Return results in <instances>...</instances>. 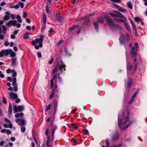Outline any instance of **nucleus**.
<instances>
[{
  "label": "nucleus",
  "instance_id": "nucleus-4",
  "mask_svg": "<svg viewBox=\"0 0 147 147\" xmlns=\"http://www.w3.org/2000/svg\"><path fill=\"white\" fill-rule=\"evenodd\" d=\"M43 36H40V38H36L34 40L32 41V44L33 45H34L37 43H39V46L41 47L42 46V42L43 41Z\"/></svg>",
  "mask_w": 147,
  "mask_h": 147
},
{
  "label": "nucleus",
  "instance_id": "nucleus-9",
  "mask_svg": "<svg viewBox=\"0 0 147 147\" xmlns=\"http://www.w3.org/2000/svg\"><path fill=\"white\" fill-rule=\"evenodd\" d=\"M8 49L2 51L0 52V57H2L8 55Z\"/></svg>",
  "mask_w": 147,
  "mask_h": 147
},
{
  "label": "nucleus",
  "instance_id": "nucleus-13",
  "mask_svg": "<svg viewBox=\"0 0 147 147\" xmlns=\"http://www.w3.org/2000/svg\"><path fill=\"white\" fill-rule=\"evenodd\" d=\"M16 123H18L20 121V123L18 124L19 125L22 126H24L25 125V120H16Z\"/></svg>",
  "mask_w": 147,
  "mask_h": 147
},
{
  "label": "nucleus",
  "instance_id": "nucleus-22",
  "mask_svg": "<svg viewBox=\"0 0 147 147\" xmlns=\"http://www.w3.org/2000/svg\"><path fill=\"white\" fill-rule=\"evenodd\" d=\"M11 73H12V77L13 78H16L17 75V73L16 71L14 69H12L11 70Z\"/></svg>",
  "mask_w": 147,
  "mask_h": 147
},
{
  "label": "nucleus",
  "instance_id": "nucleus-59",
  "mask_svg": "<svg viewBox=\"0 0 147 147\" xmlns=\"http://www.w3.org/2000/svg\"><path fill=\"white\" fill-rule=\"evenodd\" d=\"M2 101L5 104H6L7 103V102L6 100V99L5 98H3V100H2Z\"/></svg>",
  "mask_w": 147,
  "mask_h": 147
},
{
  "label": "nucleus",
  "instance_id": "nucleus-38",
  "mask_svg": "<svg viewBox=\"0 0 147 147\" xmlns=\"http://www.w3.org/2000/svg\"><path fill=\"white\" fill-rule=\"evenodd\" d=\"M126 38L127 40H129L130 39V37L129 35L127 33L125 34Z\"/></svg>",
  "mask_w": 147,
  "mask_h": 147
},
{
  "label": "nucleus",
  "instance_id": "nucleus-51",
  "mask_svg": "<svg viewBox=\"0 0 147 147\" xmlns=\"http://www.w3.org/2000/svg\"><path fill=\"white\" fill-rule=\"evenodd\" d=\"M6 132L7 133V135H9L11 134V131L8 129H7Z\"/></svg>",
  "mask_w": 147,
  "mask_h": 147
},
{
  "label": "nucleus",
  "instance_id": "nucleus-61",
  "mask_svg": "<svg viewBox=\"0 0 147 147\" xmlns=\"http://www.w3.org/2000/svg\"><path fill=\"white\" fill-rule=\"evenodd\" d=\"M6 130L7 129H3L1 131V133H5L6 132Z\"/></svg>",
  "mask_w": 147,
  "mask_h": 147
},
{
  "label": "nucleus",
  "instance_id": "nucleus-57",
  "mask_svg": "<svg viewBox=\"0 0 147 147\" xmlns=\"http://www.w3.org/2000/svg\"><path fill=\"white\" fill-rule=\"evenodd\" d=\"M0 76L1 78H3L4 77V75L2 73L1 71H0Z\"/></svg>",
  "mask_w": 147,
  "mask_h": 147
},
{
  "label": "nucleus",
  "instance_id": "nucleus-52",
  "mask_svg": "<svg viewBox=\"0 0 147 147\" xmlns=\"http://www.w3.org/2000/svg\"><path fill=\"white\" fill-rule=\"evenodd\" d=\"M93 24L95 28H97L98 26V23L96 22H94Z\"/></svg>",
  "mask_w": 147,
  "mask_h": 147
},
{
  "label": "nucleus",
  "instance_id": "nucleus-46",
  "mask_svg": "<svg viewBox=\"0 0 147 147\" xmlns=\"http://www.w3.org/2000/svg\"><path fill=\"white\" fill-rule=\"evenodd\" d=\"M2 30L3 31L6 32L7 30V29L4 25H2Z\"/></svg>",
  "mask_w": 147,
  "mask_h": 147
},
{
  "label": "nucleus",
  "instance_id": "nucleus-24",
  "mask_svg": "<svg viewBox=\"0 0 147 147\" xmlns=\"http://www.w3.org/2000/svg\"><path fill=\"white\" fill-rule=\"evenodd\" d=\"M82 131L84 133V134L85 135H87L88 136L89 135L88 134L89 131L88 130L86 129H83Z\"/></svg>",
  "mask_w": 147,
  "mask_h": 147
},
{
  "label": "nucleus",
  "instance_id": "nucleus-21",
  "mask_svg": "<svg viewBox=\"0 0 147 147\" xmlns=\"http://www.w3.org/2000/svg\"><path fill=\"white\" fill-rule=\"evenodd\" d=\"M71 126L73 129H77L78 128V127L77 126V123H72L71 124Z\"/></svg>",
  "mask_w": 147,
  "mask_h": 147
},
{
  "label": "nucleus",
  "instance_id": "nucleus-7",
  "mask_svg": "<svg viewBox=\"0 0 147 147\" xmlns=\"http://www.w3.org/2000/svg\"><path fill=\"white\" fill-rule=\"evenodd\" d=\"M105 18L107 20V24L109 26H112L114 25V22L108 16H106Z\"/></svg>",
  "mask_w": 147,
  "mask_h": 147
},
{
  "label": "nucleus",
  "instance_id": "nucleus-62",
  "mask_svg": "<svg viewBox=\"0 0 147 147\" xmlns=\"http://www.w3.org/2000/svg\"><path fill=\"white\" fill-rule=\"evenodd\" d=\"M4 45L6 46H7L9 45V42L7 41H6L4 44Z\"/></svg>",
  "mask_w": 147,
  "mask_h": 147
},
{
  "label": "nucleus",
  "instance_id": "nucleus-26",
  "mask_svg": "<svg viewBox=\"0 0 147 147\" xmlns=\"http://www.w3.org/2000/svg\"><path fill=\"white\" fill-rule=\"evenodd\" d=\"M16 18L18 22L20 23H21L22 22V20L21 19V16L19 15H17L16 16Z\"/></svg>",
  "mask_w": 147,
  "mask_h": 147
},
{
  "label": "nucleus",
  "instance_id": "nucleus-47",
  "mask_svg": "<svg viewBox=\"0 0 147 147\" xmlns=\"http://www.w3.org/2000/svg\"><path fill=\"white\" fill-rule=\"evenodd\" d=\"M49 131V129L47 128L45 131V134L47 136L48 135Z\"/></svg>",
  "mask_w": 147,
  "mask_h": 147
},
{
  "label": "nucleus",
  "instance_id": "nucleus-31",
  "mask_svg": "<svg viewBox=\"0 0 147 147\" xmlns=\"http://www.w3.org/2000/svg\"><path fill=\"white\" fill-rule=\"evenodd\" d=\"M19 111L21 112L23 111L24 109V107L23 106H18Z\"/></svg>",
  "mask_w": 147,
  "mask_h": 147
},
{
  "label": "nucleus",
  "instance_id": "nucleus-55",
  "mask_svg": "<svg viewBox=\"0 0 147 147\" xmlns=\"http://www.w3.org/2000/svg\"><path fill=\"white\" fill-rule=\"evenodd\" d=\"M6 71L7 73H10L11 72V70L10 69H8L6 70Z\"/></svg>",
  "mask_w": 147,
  "mask_h": 147
},
{
  "label": "nucleus",
  "instance_id": "nucleus-60",
  "mask_svg": "<svg viewBox=\"0 0 147 147\" xmlns=\"http://www.w3.org/2000/svg\"><path fill=\"white\" fill-rule=\"evenodd\" d=\"M15 138L14 137H11V141L13 142L15 140Z\"/></svg>",
  "mask_w": 147,
  "mask_h": 147
},
{
  "label": "nucleus",
  "instance_id": "nucleus-64",
  "mask_svg": "<svg viewBox=\"0 0 147 147\" xmlns=\"http://www.w3.org/2000/svg\"><path fill=\"white\" fill-rule=\"evenodd\" d=\"M4 142L3 141H1L0 142V146H3V144Z\"/></svg>",
  "mask_w": 147,
  "mask_h": 147
},
{
  "label": "nucleus",
  "instance_id": "nucleus-48",
  "mask_svg": "<svg viewBox=\"0 0 147 147\" xmlns=\"http://www.w3.org/2000/svg\"><path fill=\"white\" fill-rule=\"evenodd\" d=\"M23 17L24 18H26V16H27V14L26 13L24 12L23 13Z\"/></svg>",
  "mask_w": 147,
  "mask_h": 147
},
{
  "label": "nucleus",
  "instance_id": "nucleus-6",
  "mask_svg": "<svg viewBox=\"0 0 147 147\" xmlns=\"http://www.w3.org/2000/svg\"><path fill=\"white\" fill-rule=\"evenodd\" d=\"M137 49L133 47L131 49V55L132 58L135 57L137 55Z\"/></svg>",
  "mask_w": 147,
  "mask_h": 147
},
{
  "label": "nucleus",
  "instance_id": "nucleus-40",
  "mask_svg": "<svg viewBox=\"0 0 147 147\" xmlns=\"http://www.w3.org/2000/svg\"><path fill=\"white\" fill-rule=\"evenodd\" d=\"M26 129L25 127H21V130L22 133L24 132L25 131Z\"/></svg>",
  "mask_w": 147,
  "mask_h": 147
},
{
  "label": "nucleus",
  "instance_id": "nucleus-16",
  "mask_svg": "<svg viewBox=\"0 0 147 147\" xmlns=\"http://www.w3.org/2000/svg\"><path fill=\"white\" fill-rule=\"evenodd\" d=\"M113 12L114 13H115V14H116L117 16L118 17H124L123 16V15L120 13L119 12L117 11L114 10L113 11Z\"/></svg>",
  "mask_w": 147,
  "mask_h": 147
},
{
  "label": "nucleus",
  "instance_id": "nucleus-44",
  "mask_svg": "<svg viewBox=\"0 0 147 147\" xmlns=\"http://www.w3.org/2000/svg\"><path fill=\"white\" fill-rule=\"evenodd\" d=\"M46 12L48 13H49L50 12H51V11H49V9H48V7L47 5V6L46 8Z\"/></svg>",
  "mask_w": 147,
  "mask_h": 147
},
{
  "label": "nucleus",
  "instance_id": "nucleus-34",
  "mask_svg": "<svg viewBox=\"0 0 147 147\" xmlns=\"http://www.w3.org/2000/svg\"><path fill=\"white\" fill-rule=\"evenodd\" d=\"M98 21L99 22L103 23L104 22V20L103 18L101 17H99L98 18Z\"/></svg>",
  "mask_w": 147,
  "mask_h": 147
},
{
  "label": "nucleus",
  "instance_id": "nucleus-49",
  "mask_svg": "<svg viewBox=\"0 0 147 147\" xmlns=\"http://www.w3.org/2000/svg\"><path fill=\"white\" fill-rule=\"evenodd\" d=\"M54 60V59L53 58H52L49 61V64L50 65L53 62V61Z\"/></svg>",
  "mask_w": 147,
  "mask_h": 147
},
{
  "label": "nucleus",
  "instance_id": "nucleus-41",
  "mask_svg": "<svg viewBox=\"0 0 147 147\" xmlns=\"http://www.w3.org/2000/svg\"><path fill=\"white\" fill-rule=\"evenodd\" d=\"M127 5L128 7L132 9V6L130 2H129L127 3Z\"/></svg>",
  "mask_w": 147,
  "mask_h": 147
},
{
  "label": "nucleus",
  "instance_id": "nucleus-58",
  "mask_svg": "<svg viewBox=\"0 0 147 147\" xmlns=\"http://www.w3.org/2000/svg\"><path fill=\"white\" fill-rule=\"evenodd\" d=\"M50 141V138L49 137L47 140L46 141V144H49V141Z\"/></svg>",
  "mask_w": 147,
  "mask_h": 147
},
{
  "label": "nucleus",
  "instance_id": "nucleus-19",
  "mask_svg": "<svg viewBox=\"0 0 147 147\" xmlns=\"http://www.w3.org/2000/svg\"><path fill=\"white\" fill-rule=\"evenodd\" d=\"M23 113H17L15 115V116L16 118L21 117L22 118L23 116Z\"/></svg>",
  "mask_w": 147,
  "mask_h": 147
},
{
  "label": "nucleus",
  "instance_id": "nucleus-11",
  "mask_svg": "<svg viewBox=\"0 0 147 147\" xmlns=\"http://www.w3.org/2000/svg\"><path fill=\"white\" fill-rule=\"evenodd\" d=\"M9 95L10 98L13 100L16 99L18 97L17 95L13 92H11L9 93Z\"/></svg>",
  "mask_w": 147,
  "mask_h": 147
},
{
  "label": "nucleus",
  "instance_id": "nucleus-30",
  "mask_svg": "<svg viewBox=\"0 0 147 147\" xmlns=\"http://www.w3.org/2000/svg\"><path fill=\"white\" fill-rule=\"evenodd\" d=\"M9 19V17L8 15H5L3 18V20L6 21L8 20Z\"/></svg>",
  "mask_w": 147,
  "mask_h": 147
},
{
  "label": "nucleus",
  "instance_id": "nucleus-5",
  "mask_svg": "<svg viewBox=\"0 0 147 147\" xmlns=\"http://www.w3.org/2000/svg\"><path fill=\"white\" fill-rule=\"evenodd\" d=\"M124 17H117L114 18V20L115 21L117 22H123L124 21L127 20L126 18L123 15Z\"/></svg>",
  "mask_w": 147,
  "mask_h": 147
},
{
  "label": "nucleus",
  "instance_id": "nucleus-10",
  "mask_svg": "<svg viewBox=\"0 0 147 147\" xmlns=\"http://www.w3.org/2000/svg\"><path fill=\"white\" fill-rule=\"evenodd\" d=\"M105 144H106V147H110V142L107 139L105 141ZM122 144H118L117 145L111 147H121V146Z\"/></svg>",
  "mask_w": 147,
  "mask_h": 147
},
{
  "label": "nucleus",
  "instance_id": "nucleus-2",
  "mask_svg": "<svg viewBox=\"0 0 147 147\" xmlns=\"http://www.w3.org/2000/svg\"><path fill=\"white\" fill-rule=\"evenodd\" d=\"M129 120H118V123L120 128L122 130H125L129 126L131 125L133 121L130 122L126 126H124L128 122Z\"/></svg>",
  "mask_w": 147,
  "mask_h": 147
},
{
  "label": "nucleus",
  "instance_id": "nucleus-23",
  "mask_svg": "<svg viewBox=\"0 0 147 147\" xmlns=\"http://www.w3.org/2000/svg\"><path fill=\"white\" fill-rule=\"evenodd\" d=\"M13 82L12 83V85L13 86H17V84H16V78H14L13 79Z\"/></svg>",
  "mask_w": 147,
  "mask_h": 147
},
{
  "label": "nucleus",
  "instance_id": "nucleus-14",
  "mask_svg": "<svg viewBox=\"0 0 147 147\" xmlns=\"http://www.w3.org/2000/svg\"><path fill=\"white\" fill-rule=\"evenodd\" d=\"M12 112V105L11 103H10L9 105L8 110V115L10 116L11 115Z\"/></svg>",
  "mask_w": 147,
  "mask_h": 147
},
{
  "label": "nucleus",
  "instance_id": "nucleus-43",
  "mask_svg": "<svg viewBox=\"0 0 147 147\" xmlns=\"http://www.w3.org/2000/svg\"><path fill=\"white\" fill-rule=\"evenodd\" d=\"M71 141L72 142H73L74 143H76V144H78V143L77 142V140H76L74 138H72Z\"/></svg>",
  "mask_w": 147,
  "mask_h": 147
},
{
  "label": "nucleus",
  "instance_id": "nucleus-54",
  "mask_svg": "<svg viewBox=\"0 0 147 147\" xmlns=\"http://www.w3.org/2000/svg\"><path fill=\"white\" fill-rule=\"evenodd\" d=\"M13 87L14 88V91L16 92L18 90V88H17V86H13Z\"/></svg>",
  "mask_w": 147,
  "mask_h": 147
},
{
  "label": "nucleus",
  "instance_id": "nucleus-1",
  "mask_svg": "<svg viewBox=\"0 0 147 147\" xmlns=\"http://www.w3.org/2000/svg\"><path fill=\"white\" fill-rule=\"evenodd\" d=\"M65 64L63 63L62 61H61L56 66L55 69L53 71L52 73V75L53 77V79H51L50 80V88H53L49 96L50 98H52L53 97L55 94V90L57 88V86L56 85H54V86H53V80H54L57 77H59V70L61 72L62 71L63 69L65 71Z\"/></svg>",
  "mask_w": 147,
  "mask_h": 147
},
{
  "label": "nucleus",
  "instance_id": "nucleus-3",
  "mask_svg": "<svg viewBox=\"0 0 147 147\" xmlns=\"http://www.w3.org/2000/svg\"><path fill=\"white\" fill-rule=\"evenodd\" d=\"M50 125L52 129L51 133L52 138V139H53L54 138V134L55 131L57 129V127L56 125L54 123L53 120H51V121Z\"/></svg>",
  "mask_w": 147,
  "mask_h": 147
},
{
  "label": "nucleus",
  "instance_id": "nucleus-35",
  "mask_svg": "<svg viewBox=\"0 0 147 147\" xmlns=\"http://www.w3.org/2000/svg\"><path fill=\"white\" fill-rule=\"evenodd\" d=\"M9 7L11 8H15L17 9L19 7V5H17L14 6H10Z\"/></svg>",
  "mask_w": 147,
  "mask_h": 147
},
{
  "label": "nucleus",
  "instance_id": "nucleus-17",
  "mask_svg": "<svg viewBox=\"0 0 147 147\" xmlns=\"http://www.w3.org/2000/svg\"><path fill=\"white\" fill-rule=\"evenodd\" d=\"M118 10L122 12L126 13L127 12V10L123 7H120Z\"/></svg>",
  "mask_w": 147,
  "mask_h": 147
},
{
  "label": "nucleus",
  "instance_id": "nucleus-27",
  "mask_svg": "<svg viewBox=\"0 0 147 147\" xmlns=\"http://www.w3.org/2000/svg\"><path fill=\"white\" fill-rule=\"evenodd\" d=\"M42 21L44 24H45L46 22V17L45 15L43 14V16Z\"/></svg>",
  "mask_w": 147,
  "mask_h": 147
},
{
  "label": "nucleus",
  "instance_id": "nucleus-39",
  "mask_svg": "<svg viewBox=\"0 0 147 147\" xmlns=\"http://www.w3.org/2000/svg\"><path fill=\"white\" fill-rule=\"evenodd\" d=\"M51 105H49L48 106H47L45 111H48L49 110L51 109Z\"/></svg>",
  "mask_w": 147,
  "mask_h": 147
},
{
  "label": "nucleus",
  "instance_id": "nucleus-33",
  "mask_svg": "<svg viewBox=\"0 0 147 147\" xmlns=\"http://www.w3.org/2000/svg\"><path fill=\"white\" fill-rule=\"evenodd\" d=\"M124 25L125 26L127 29L129 31H130V28H129V25H128V24H127V23H126L125 22H124Z\"/></svg>",
  "mask_w": 147,
  "mask_h": 147
},
{
  "label": "nucleus",
  "instance_id": "nucleus-29",
  "mask_svg": "<svg viewBox=\"0 0 147 147\" xmlns=\"http://www.w3.org/2000/svg\"><path fill=\"white\" fill-rule=\"evenodd\" d=\"M29 33H26L24 34L23 36V38L24 39H27L29 38Z\"/></svg>",
  "mask_w": 147,
  "mask_h": 147
},
{
  "label": "nucleus",
  "instance_id": "nucleus-45",
  "mask_svg": "<svg viewBox=\"0 0 147 147\" xmlns=\"http://www.w3.org/2000/svg\"><path fill=\"white\" fill-rule=\"evenodd\" d=\"M132 69V67L131 65H129L127 66V70L130 71Z\"/></svg>",
  "mask_w": 147,
  "mask_h": 147
},
{
  "label": "nucleus",
  "instance_id": "nucleus-50",
  "mask_svg": "<svg viewBox=\"0 0 147 147\" xmlns=\"http://www.w3.org/2000/svg\"><path fill=\"white\" fill-rule=\"evenodd\" d=\"M63 42V40H60L57 43V45L58 46H59Z\"/></svg>",
  "mask_w": 147,
  "mask_h": 147
},
{
  "label": "nucleus",
  "instance_id": "nucleus-8",
  "mask_svg": "<svg viewBox=\"0 0 147 147\" xmlns=\"http://www.w3.org/2000/svg\"><path fill=\"white\" fill-rule=\"evenodd\" d=\"M119 136L118 133L117 131H116L115 132L113 135L112 136L111 141L117 140L119 138Z\"/></svg>",
  "mask_w": 147,
  "mask_h": 147
},
{
  "label": "nucleus",
  "instance_id": "nucleus-18",
  "mask_svg": "<svg viewBox=\"0 0 147 147\" xmlns=\"http://www.w3.org/2000/svg\"><path fill=\"white\" fill-rule=\"evenodd\" d=\"M120 41L121 42H122L124 41L125 40V38L124 35L123 34H121L120 36V38L119 39Z\"/></svg>",
  "mask_w": 147,
  "mask_h": 147
},
{
  "label": "nucleus",
  "instance_id": "nucleus-15",
  "mask_svg": "<svg viewBox=\"0 0 147 147\" xmlns=\"http://www.w3.org/2000/svg\"><path fill=\"white\" fill-rule=\"evenodd\" d=\"M8 55L10 54L11 57H13L16 55V53L14 52L11 49H8Z\"/></svg>",
  "mask_w": 147,
  "mask_h": 147
},
{
  "label": "nucleus",
  "instance_id": "nucleus-42",
  "mask_svg": "<svg viewBox=\"0 0 147 147\" xmlns=\"http://www.w3.org/2000/svg\"><path fill=\"white\" fill-rule=\"evenodd\" d=\"M111 1L114 2L115 3H119L121 1V0H110Z\"/></svg>",
  "mask_w": 147,
  "mask_h": 147
},
{
  "label": "nucleus",
  "instance_id": "nucleus-56",
  "mask_svg": "<svg viewBox=\"0 0 147 147\" xmlns=\"http://www.w3.org/2000/svg\"><path fill=\"white\" fill-rule=\"evenodd\" d=\"M37 56L39 58H40L42 57V55L41 53L40 52L37 53Z\"/></svg>",
  "mask_w": 147,
  "mask_h": 147
},
{
  "label": "nucleus",
  "instance_id": "nucleus-20",
  "mask_svg": "<svg viewBox=\"0 0 147 147\" xmlns=\"http://www.w3.org/2000/svg\"><path fill=\"white\" fill-rule=\"evenodd\" d=\"M13 109L14 112L15 113H16L19 111L18 106L17 107L15 105H13Z\"/></svg>",
  "mask_w": 147,
  "mask_h": 147
},
{
  "label": "nucleus",
  "instance_id": "nucleus-28",
  "mask_svg": "<svg viewBox=\"0 0 147 147\" xmlns=\"http://www.w3.org/2000/svg\"><path fill=\"white\" fill-rule=\"evenodd\" d=\"M135 21L137 22H139L141 21L140 18L139 17H136L134 18Z\"/></svg>",
  "mask_w": 147,
  "mask_h": 147
},
{
  "label": "nucleus",
  "instance_id": "nucleus-36",
  "mask_svg": "<svg viewBox=\"0 0 147 147\" xmlns=\"http://www.w3.org/2000/svg\"><path fill=\"white\" fill-rule=\"evenodd\" d=\"M78 27L77 26H74L69 28V30L70 31H72L73 30L75 29L76 27Z\"/></svg>",
  "mask_w": 147,
  "mask_h": 147
},
{
  "label": "nucleus",
  "instance_id": "nucleus-53",
  "mask_svg": "<svg viewBox=\"0 0 147 147\" xmlns=\"http://www.w3.org/2000/svg\"><path fill=\"white\" fill-rule=\"evenodd\" d=\"M19 4L20 5V7L21 8H23L24 7V4L23 3L19 2Z\"/></svg>",
  "mask_w": 147,
  "mask_h": 147
},
{
  "label": "nucleus",
  "instance_id": "nucleus-32",
  "mask_svg": "<svg viewBox=\"0 0 147 147\" xmlns=\"http://www.w3.org/2000/svg\"><path fill=\"white\" fill-rule=\"evenodd\" d=\"M11 62L13 65L16 64V59L15 58H13L11 59Z\"/></svg>",
  "mask_w": 147,
  "mask_h": 147
},
{
  "label": "nucleus",
  "instance_id": "nucleus-37",
  "mask_svg": "<svg viewBox=\"0 0 147 147\" xmlns=\"http://www.w3.org/2000/svg\"><path fill=\"white\" fill-rule=\"evenodd\" d=\"M109 14L111 15L112 16L113 18L115 17H117V14L115 13H113L110 12V13Z\"/></svg>",
  "mask_w": 147,
  "mask_h": 147
},
{
  "label": "nucleus",
  "instance_id": "nucleus-63",
  "mask_svg": "<svg viewBox=\"0 0 147 147\" xmlns=\"http://www.w3.org/2000/svg\"><path fill=\"white\" fill-rule=\"evenodd\" d=\"M8 127L10 128H11L12 127V125L11 123H9L8 125Z\"/></svg>",
  "mask_w": 147,
  "mask_h": 147
},
{
  "label": "nucleus",
  "instance_id": "nucleus-12",
  "mask_svg": "<svg viewBox=\"0 0 147 147\" xmlns=\"http://www.w3.org/2000/svg\"><path fill=\"white\" fill-rule=\"evenodd\" d=\"M17 23V22L16 21H10L7 23V26L8 27L12 26H15L16 25Z\"/></svg>",
  "mask_w": 147,
  "mask_h": 147
},
{
  "label": "nucleus",
  "instance_id": "nucleus-25",
  "mask_svg": "<svg viewBox=\"0 0 147 147\" xmlns=\"http://www.w3.org/2000/svg\"><path fill=\"white\" fill-rule=\"evenodd\" d=\"M34 141L36 144L37 145V146L38 147H39L40 146V142H39L37 141L35 137H34L33 138Z\"/></svg>",
  "mask_w": 147,
  "mask_h": 147
}]
</instances>
